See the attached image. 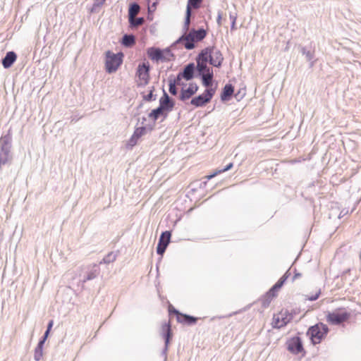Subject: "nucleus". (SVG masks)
Masks as SVG:
<instances>
[{
  "label": "nucleus",
  "instance_id": "1",
  "mask_svg": "<svg viewBox=\"0 0 361 361\" xmlns=\"http://www.w3.org/2000/svg\"><path fill=\"white\" fill-rule=\"evenodd\" d=\"M206 35L207 32L203 28H200L197 30L192 29L189 33H185L180 36L172 46L183 43L184 47L186 49L190 50L195 48V42L202 40L206 37Z\"/></svg>",
  "mask_w": 361,
  "mask_h": 361
},
{
  "label": "nucleus",
  "instance_id": "2",
  "mask_svg": "<svg viewBox=\"0 0 361 361\" xmlns=\"http://www.w3.org/2000/svg\"><path fill=\"white\" fill-rule=\"evenodd\" d=\"M329 332L328 326L323 323H318L309 328L307 334L310 336L314 344H318Z\"/></svg>",
  "mask_w": 361,
  "mask_h": 361
},
{
  "label": "nucleus",
  "instance_id": "3",
  "mask_svg": "<svg viewBox=\"0 0 361 361\" xmlns=\"http://www.w3.org/2000/svg\"><path fill=\"white\" fill-rule=\"evenodd\" d=\"M147 54L151 60L155 61H169L173 56L168 48L162 50L157 47H149L147 49Z\"/></svg>",
  "mask_w": 361,
  "mask_h": 361
},
{
  "label": "nucleus",
  "instance_id": "4",
  "mask_svg": "<svg viewBox=\"0 0 361 361\" xmlns=\"http://www.w3.org/2000/svg\"><path fill=\"white\" fill-rule=\"evenodd\" d=\"M122 53L114 54L110 51L106 52V70L109 73L116 71L123 62Z\"/></svg>",
  "mask_w": 361,
  "mask_h": 361
},
{
  "label": "nucleus",
  "instance_id": "5",
  "mask_svg": "<svg viewBox=\"0 0 361 361\" xmlns=\"http://www.w3.org/2000/svg\"><path fill=\"white\" fill-rule=\"evenodd\" d=\"M0 167L6 164L11 159V138L8 136H4L0 140Z\"/></svg>",
  "mask_w": 361,
  "mask_h": 361
},
{
  "label": "nucleus",
  "instance_id": "6",
  "mask_svg": "<svg viewBox=\"0 0 361 361\" xmlns=\"http://www.w3.org/2000/svg\"><path fill=\"white\" fill-rule=\"evenodd\" d=\"M350 314L347 311L339 310L329 312L326 315V321L333 325H338L349 319Z\"/></svg>",
  "mask_w": 361,
  "mask_h": 361
},
{
  "label": "nucleus",
  "instance_id": "7",
  "mask_svg": "<svg viewBox=\"0 0 361 361\" xmlns=\"http://www.w3.org/2000/svg\"><path fill=\"white\" fill-rule=\"evenodd\" d=\"M214 92V89H206L204 94L192 98L190 104L195 107L203 106L211 101Z\"/></svg>",
  "mask_w": 361,
  "mask_h": 361
},
{
  "label": "nucleus",
  "instance_id": "8",
  "mask_svg": "<svg viewBox=\"0 0 361 361\" xmlns=\"http://www.w3.org/2000/svg\"><path fill=\"white\" fill-rule=\"evenodd\" d=\"M171 233L170 231H166L163 232L159 239L158 245L157 247V252L159 255H162L170 243Z\"/></svg>",
  "mask_w": 361,
  "mask_h": 361
},
{
  "label": "nucleus",
  "instance_id": "9",
  "mask_svg": "<svg viewBox=\"0 0 361 361\" xmlns=\"http://www.w3.org/2000/svg\"><path fill=\"white\" fill-rule=\"evenodd\" d=\"M287 349L293 354H298L303 351L302 343L300 337L290 338L286 343Z\"/></svg>",
  "mask_w": 361,
  "mask_h": 361
},
{
  "label": "nucleus",
  "instance_id": "10",
  "mask_svg": "<svg viewBox=\"0 0 361 361\" xmlns=\"http://www.w3.org/2000/svg\"><path fill=\"white\" fill-rule=\"evenodd\" d=\"M149 65L148 63H142L137 67V75L140 80L144 81V84L148 83L149 79Z\"/></svg>",
  "mask_w": 361,
  "mask_h": 361
},
{
  "label": "nucleus",
  "instance_id": "11",
  "mask_svg": "<svg viewBox=\"0 0 361 361\" xmlns=\"http://www.w3.org/2000/svg\"><path fill=\"white\" fill-rule=\"evenodd\" d=\"M146 132V128L139 127L137 128L131 137L129 139L126 144V147L128 149H132L137 142V140L145 133Z\"/></svg>",
  "mask_w": 361,
  "mask_h": 361
},
{
  "label": "nucleus",
  "instance_id": "12",
  "mask_svg": "<svg viewBox=\"0 0 361 361\" xmlns=\"http://www.w3.org/2000/svg\"><path fill=\"white\" fill-rule=\"evenodd\" d=\"M175 105L174 102L170 98L169 94L163 90V96L159 99V106L166 112L171 111Z\"/></svg>",
  "mask_w": 361,
  "mask_h": 361
},
{
  "label": "nucleus",
  "instance_id": "13",
  "mask_svg": "<svg viewBox=\"0 0 361 361\" xmlns=\"http://www.w3.org/2000/svg\"><path fill=\"white\" fill-rule=\"evenodd\" d=\"M161 331L162 336L164 338L165 340V347L164 349L163 350V353L166 355L168 350V345L169 344L170 339L172 336L170 324H163L161 326Z\"/></svg>",
  "mask_w": 361,
  "mask_h": 361
},
{
  "label": "nucleus",
  "instance_id": "14",
  "mask_svg": "<svg viewBox=\"0 0 361 361\" xmlns=\"http://www.w3.org/2000/svg\"><path fill=\"white\" fill-rule=\"evenodd\" d=\"M209 63L215 67L221 66L224 58L221 51L214 48H211Z\"/></svg>",
  "mask_w": 361,
  "mask_h": 361
},
{
  "label": "nucleus",
  "instance_id": "15",
  "mask_svg": "<svg viewBox=\"0 0 361 361\" xmlns=\"http://www.w3.org/2000/svg\"><path fill=\"white\" fill-rule=\"evenodd\" d=\"M198 90V86L195 83H190L187 89H182L180 94V99L185 101L190 99Z\"/></svg>",
  "mask_w": 361,
  "mask_h": 361
},
{
  "label": "nucleus",
  "instance_id": "16",
  "mask_svg": "<svg viewBox=\"0 0 361 361\" xmlns=\"http://www.w3.org/2000/svg\"><path fill=\"white\" fill-rule=\"evenodd\" d=\"M195 65L194 63H190L187 64L181 73V76H183V78L185 80H190L194 78L195 71Z\"/></svg>",
  "mask_w": 361,
  "mask_h": 361
},
{
  "label": "nucleus",
  "instance_id": "17",
  "mask_svg": "<svg viewBox=\"0 0 361 361\" xmlns=\"http://www.w3.org/2000/svg\"><path fill=\"white\" fill-rule=\"evenodd\" d=\"M17 55L14 51H8L2 59V65L4 68H10L16 61Z\"/></svg>",
  "mask_w": 361,
  "mask_h": 361
},
{
  "label": "nucleus",
  "instance_id": "18",
  "mask_svg": "<svg viewBox=\"0 0 361 361\" xmlns=\"http://www.w3.org/2000/svg\"><path fill=\"white\" fill-rule=\"evenodd\" d=\"M99 274V268L97 264H93L91 267L89 268L87 275L84 276L82 280V283H85L87 281L92 280L95 279Z\"/></svg>",
  "mask_w": 361,
  "mask_h": 361
},
{
  "label": "nucleus",
  "instance_id": "19",
  "mask_svg": "<svg viewBox=\"0 0 361 361\" xmlns=\"http://www.w3.org/2000/svg\"><path fill=\"white\" fill-rule=\"evenodd\" d=\"M234 87L231 84H226L223 88L221 94V99L222 101H228L233 94Z\"/></svg>",
  "mask_w": 361,
  "mask_h": 361
},
{
  "label": "nucleus",
  "instance_id": "20",
  "mask_svg": "<svg viewBox=\"0 0 361 361\" xmlns=\"http://www.w3.org/2000/svg\"><path fill=\"white\" fill-rule=\"evenodd\" d=\"M167 113L163 108L159 106L157 109H153L149 114V117L154 121H157L159 116H163L164 118L167 117Z\"/></svg>",
  "mask_w": 361,
  "mask_h": 361
},
{
  "label": "nucleus",
  "instance_id": "21",
  "mask_svg": "<svg viewBox=\"0 0 361 361\" xmlns=\"http://www.w3.org/2000/svg\"><path fill=\"white\" fill-rule=\"evenodd\" d=\"M210 53H211V48L207 47L204 49L202 50V51L198 54L196 59V62L200 61L202 63H207L209 62L210 59Z\"/></svg>",
  "mask_w": 361,
  "mask_h": 361
},
{
  "label": "nucleus",
  "instance_id": "22",
  "mask_svg": "<svg viewBox=\"0 0 361 361\" xmlns=\"http://www.w3.org/2000/svg\"><path fill=\"white\" fill-rule=\"evenodd\" d=\"M173 312L176 314L180 315L183 317V319H180L179 317H178V320L180 322H183L187 324L191 325V324H195L197 320V318H196L195 317L188 315V314H180L179 312L175 309H174Z\"/></svg>",
  "mask_w": 361,
  "mask_h": 361
},
{
  "label": "nucleus",
  "instance_id": "23",
  "mask_svg": "<svg viewBox=\"0 0 361 361\" xmlns=\"http://www.w3.org/2000/svg\"><path fill=\"white\" fill-rule=\"evenodd\" d=\"M202 78V85L207 87V89H210L209 87L212 85V81L214 78L213 71L208 72L203 75H200Z\"/></svg>",
  "mask_w": 361,
  "mask_h": 361
},
{
  "label": "nucleus",
  "instance_id": "24",
  "mask_svg": "<svg viewBox=\"0 0 361 361\" xmlns=\"http://www.w3.org/2000/svg\"><path fill=\"white\" fill-rule=\"evenodd\" d=\"M121 44L126 47H131L135 44V37L133 35L125 34L121 39Z\"/></svg>",
  "mask_w": 361,
  "mask_h": 361
},
{
  "label": "nucleus",
  "instance_id": "25",
  "mask_svg": "<svg viewBox=\"0 0 361 361\" xmlns=\"http://www.w3.org/2000/svg\"><path fill=\"white\" fill-rule=\"evenodd\" d=\"M195 68H196L199 75H203L208 72L213 71L212 69H211L207 66V63H202V62H200V61L197 62V66H195Z\"/></svg>",
  "mask_w": 361,
  "mask_h": 361
},
{
  "label": "nucleus",
  "instance_id": "26",
  "mask_svg": "<svg viewBox=\"0 0 361 361\" xmlns=\"http://www.w3.org/2000/svg\"><path fill=\"white\" fill-rule=\"evenodd\" d=\"M288 322V320L286 317H280L278 316H274L273 319V325L274 327L280 329L284 326H286Z\"/></svg>",
  "mask_w": 361,
  "mask_h": 361
},
{
  "label": "nucleus",
  "instance_id": "27",
  "mask_svg": "<svg viewBox=\"0 0 361 361\" xmlns=\"http://www.w3.org/2000/svg\"><path fill=\"white\" fill-rule=\"evenodd\" d=\"M140 11V6L137 3H132L130 4L128 8V19H132L133 17H135L136 15Z\"/></svg>",
  "mask_w": 361,
  "mask_h": 361
},
{
  "label": "nucleus",
  "instance_id": "28",
  "mask_svg": "<svg viewBox=\"0 0 361 361\" xmlns=\"http://www.w3.org/2000/svg\"><path fill=\"white\" fill-rule=\"evenodd\" d=\"M300 51L301 53L305 56L306 60L310 61V67H313L314 65V61H312L314 58V52L310 50H307L305 47H302Z\"/></svg>",
  "mask_w": 361,
  "mask_h": 361
},
{
  "label": "nucleus",
  "instance_id": "29",
  "mask_svg": "<svg viewBox=\"0 0 361 361\" xmlns=\"http://www.w3.org/2000/svg\"><path fill=\"white\" fill-rule=\"evenodd\" d=\"M128 22L130 23V26L131 27H137L145 23V19L142 17L135 18L133 17L132 19H128Z\"/></svg>",
  "mask_w": 361,
  "mask_h": 361
},
{
  "label": "nucleus",
  "instance_id": "30",
  "mask_svg": "<svg viewBox=\"0 0 361 361\" xmlns=\"http://www.w3.org/2000/svg\"><path fill=\"white\" fill-rule=\"evenodd\" d=\"M233 167V163H229L228 164H227L225 167L222 168V169H217L214 173H213L211 175H208L206 176V178L207 180H210L212 179V178H214V176H216V175L219 174V173H221L223 172H225V171H227L228 170H230L231 168Z\"/></svg>",
  "mask_w": 361,
  "mask_h": 361
},
{
  "label": "nucleus",
  "instance_id": "31",
  "mask_svg": "<svg viewBox=\"0 0 361 361\" xmlns=\"http://www.w3.org/2000/svg\"><path fill=\"white\" fill-rule=\"evenodd\" d=\"M190 16H191V10L190 9L189 6H187L185 19L184 27H183V29L185 30V32L189 30V26H190Z\"/></svg>",
  "mask_w": 361,
  "mask_h": 361
},
{
  "label": "nucleus",
  "instance_id": "32",
  "mask_svg": "<svg viewBox=\"0 0 361 361\" xmlns=\"http://www.w3.org/2000/svg\"><path fill=\"white\" fill-rule=\"evenodd\" d=\"M116 255L113 252H109L108 255H106L102 259V261L100 262V264H109L111 262H113L116 260Z\"/></svg>",
  "mask_w": 361,
  "mask_h": 361
},
{
  "label": "nucleus",
  "instance_id": "33",
  "mask_svg": "<svg viewBox=\"0 0 361 361\" xmlns=\"http://www.w3.org/2000/svg\"><path fill=\"white\" fill-rule=\"evenodd\" d=\"M280 290L276 284H274L271 289L267 293V297L269 298H275L277 295V292Z\"/></svg>",
  "mask_w": 361,
  "mask_h": 361
},
{
  "label": "nucleus",
  "instance_id": "34",
  "mask_svg": "<svg viewBox=\"0 0 361 361\" xmlns=\"http://www.w3.org/2000/svg\"><path fill=\"white\" fill-rule=\"evenodd\" d=\"M43 355V348H35L34 353V359L35 361H39Z\"/></svg>",
  "mask_w": 361,
  "mask_h": 361
},
{
  "label": "nucleus",
  "instance_id": "35",
  "mask_svg": "<svg viewBox=\"0 0 361 361\" xmlns=\"http://www.w3.org/2000/svg\"><path fill=\"white\" fill-rule=\"evenodd\" d=\"M202 0H188L187 6L198 8Z\"/></svg>",
  "mask_w": 361,
  "mask_h": 361
},
{
  "label": "nucleus",
  "instance_id": "36",
  "mask_svg": "<svg viewBox=\"0 0 361 361\" xmlns=\"http://www.w3.org/2000/svg\"><path fill=\"white\" fill-rule=\"evenodd\" d=\"M169 92L172 94V95H176L177 94V88H176V85H175V82H171V81H169Z\"/></svg>",
  "mask_w": 361,
  "mask_h": 361
},
{
  "label": "nucleus",
  "instance_id": "37",
  "mask_svg": "<svg viewBox=\"0 0 361 361\" xmlns=\"http://www.w3.org/2000/svg\"><path fill=\"white\" fill-rule=\"evenodd\" d=\"M147 1H148V3L149 4V3L152 1V0H149V1H148V0H147ZM157 4H158V0H154V1L152 2L151 6H149L148 7V12H149V13H152V12H154V11L156 10V8H157Z\"/></svg>",
  "mask_w": 361,
  "mask_h": 361
},
{
  "label": "nucleus",
  "instance_id": "38",
  "mask_svg": "<svg viewBox=\"0 0 361 361\" xmlns=\"http://www.w3.org/2000/svg\"><path fill=\"white\" fill-rule=\"evenodd\" d=\"M182 78H183V76H181V73H179L178 75H177V77L176 79L174 80H172L171 78H170L169 80V81H171V82H175V85H180V80H182Z\"/></svg>",
  "mask_w": 361,
  "mask_h": 361
},
{
  "label": "nucleus",
  "instance_id": "39",
  "mask_svg": "<svg viewBox=\"0 0 361 361\" xmlns=\"http://www.w3.org/2000/svg\"><path fill=\"white\" fill-rule=\"evenodd\" d=\"M273 298H269L267 297V295H266L265 297H264V299L262 301L263 307H267L269 305V304H270V302H271V300Z\"/></svg>",
  "mask_w": 361,
  "mask_h": 361
},
{
  "label": "nucleus",
  "instance_id": "40",
  "mask_svg": "<svg viewBox=\"0 0 361 361\" xmlns=\"http://www.w3.org/2000/svg\"><path fill=\"white\" fill-rule=\"evenodd\" d=\"M144 99L146 100V101H152V99H154V94H153V90H150V92H149V94H147V95H145L144 96Z\"/></svg>",
  "mask_w": 361,
  "mask_h": 361
},
{
  "label": "nucleus",
  "instance_id": "41",
  "mask_svg": "<svg viewBox=\"0 0 361 361\" xmlns=\"http://www.w3.org/2000/svg\"><path fill=\"white\" fill-rule=\"evenodd\" d=\"M286 281V277H281L279 280L275 283L278 288H281Z\"/></svg>",
  "mask_w": 361,
  "mask_h": 361
},
{
  "label": "nucleus",
  "instance_id": "42",
  "mask_svg": "<svg viewBox=\"0 0 361 361\" xmlns=\"http://www.w3.org/2000/svg\"><path fill=\"white\" fill-rule=\"evenodd\" d=\"M320 295V291H318L316 294L312 295V296H307V300L310 301L316 300Z\"/></svg>",
  "mask_w": 361,
  "mask_h": 361
},
{
  "label": "nucleus",
  "instance_id": "43",
  "mask_svg": "<svg viewBox=\"0 0 361 361\" xmlns=\"http://www.w3.org/2000/svg\"><path fill=\"white\" fill-rule=\"evenodd\" d=\"M45 341H46V340H44V338H42V339L39 341V343H38V344H37V348H43V345H44V343H45Z\"/></svg>",
  "mask_w": 361,
  "mask_h": 361
},
{
  "label": "nucleus",
  "instance_id": "44",
  "mask_svg": "<svg viewBox=\"0 0 361 361\" xmlns=\"http://www.w3.org/2000/svg\"><path fill=\"white\" fill-rule=\"evenodd\" d=\"M52 326H53V321H52V320H51V321L49 322V324H48L47 331H50V329H51Z\"/></svg>",
  "mask_w": 361,
  "mask_h": 361
},
{
  "label": "nucleus",
  "instance_id": "45",
  "mask_svg": "<svg viewBox=\"0 0 361 361\" xmlns=\"http://www.w3.org/2000/svg\"><path fill=\"white\" fill-rule=\"evenodd\" d=\"M290 269H288L285 274L284 275L282 276V277H286V281L287 280V279L290 276Z\"/></svg>",
  "mask_w": 361,
  "mask_h": 361
},
{
  "label": "nucleus",
  "instance_id": "46",
  "mask_svg": "<svg viewBox=\"0 0 361 361\" xmlns=\"http://www.w3.org/2000/svg\"><path fill=\"white\" fill-rule=\"evenodd\" d=\"M221 13H219L218 17H217V23L219 25L221 24Z\"/></svg>",
  "mask_w": 361,
  "mask_h": 361
},
{
  "label": "nucleus",
  "instance_id": "47",
  "mask_svg": "<svg viewBox=\"0 0 361 361\" xmlns=\"http://www.w3.org/2000/svg\"><path fill=\"white\" fill-rule=\"evenodd\" d=\"M301 276V274L300 273H295L294 276H293V280H295L299 277Z\"/></svg>",
  "mask_w": 361,
  "mask_h": 361
},
{
  "label": "nucleus",
  "instance_id": "48",
  "mask_svg": "<svg viewBox=\"0 0 361 361\" xmlns=\"http://www.w3.org/2000/svg\"><path fill=\"white\" fill-rule=\"evenodd\" d=\"M49 331H46L44 332V336H43V337L42 338H44V340H46L48 336H49Z\"/></svg>",
  "mask_w": 361,
  "mask_h": 361
},
{
  "label": "nucleus",
  "instance_id": "49",
  "mask_svg": "<svg viewBox=\"0 0 361 361\" xmlns=\"http://www.w3.org/2000/svg\"><path fill=\"white\" fill-rule=\"evenodd\" d=\"M235 17H233V20H232L231 29H234V27H235Z\"/></svg>",
  "mask_w": 361,
  "mask_h": 361
},
{
  "label": "nucleus",
  "instance_id": "50",
  "mask_svg": "<svg viewBox=\"0 0 361 361\" xmlns=\"http://www.w3.org/2000/svg\"><path fill=\"white\" fill-rule=\"evenodd\" d=\"M97 1L98 4H102L105 1V0H97Z\"/></svg>",
  "mask_w": 361,
  "mask_h": 361
},
{
  "label": "nucleus",
  "instance_id": "51",
  "mask_svg": "<svg viewBox=\"0 0 361 361\" xmlns=\"http://www.w3.org/2000/svg\"><path fill=\"white\" fill-rule=\"evenodd\" d=\"M360 260H361V253H360Z\"/></svg>",
  "mask_w": 361,
  "mask_h": 361
}]
</instances>
